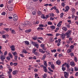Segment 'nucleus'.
I'll list each match as a JSON object with an SVG mask.
<instances>
[{
  "label": "nucleus",
  "mask_w": 78,
  "mask_h": 78,
  "mask_svg": "<svg viewBox=\"0 0 78 78\" xmlns=\"http://www.w3.org/2000/svg\"><path fill=\"white\" fill-rule=\"evenodd\" d=\"M17 58H18V56L17 55L15 56L14 57V59L16 61H17Z\"/></svg>",
  "instance_id": "41"
},
{
  "label": "nucleus",
  "mask_w": 78,
  "mask_h": 78,
  "mask_svg": "<svg viewBox=\"0 0 78 78\" xmlns=\"http://www.w3.org/2000/svg\"><path fill=\"white\" fill-rule=\"evenodd\" d=\"M33 39L34 41H36V40L37 39V37H34L33 38Z\"/></svg>",
  "instance_id": "44"
},
{
  "label": "nucleus",
  "mask_w": 78,
  "mask_h": 78,
  "mask_svg": "<svg viewBox=\"0 0 78 78\" xmlns=\"http://www.w3.org/2000/svg\"><path fill=\"white\" fill-rule=\"evenodd\" d=\"M31 29H28L25 30L26 33H29L31 32Z\"/></svg>",
  "instance_id": "17"
},
{
  "label": "nucleus",
  "mask_w": 78,
  "mask_h": 78,
  "mask_svg": "<svg viewBox=\"0 0 78 78\" xmlns=\"http://www.w3.org/2000/svg\"><path fill=\"white\" fill-rule=\"evenodd\" d=\"M5 14H6V12H2L1 13V15H2V16H5Z\"/></svg>",
  "instance_id": "40"
},
{
  "label": "nucleus",
  "mask_w": 78,
  "mask_h": 78,
  "mask_svg": "<svg viewBox=\"0 0 78 78\" xmlns=\"http://www.w3.org/2000/svg\"><path fill=\"white\" fill-rule=\"evenodd\" d=\"M60 17L62 18V17H63V16H64V13H61L60 14Z\"/></svg>",
  "instance_id": "47"
},
{
  "label": "nucleus",
  "mask_w": 78,
  "mask_h": 78,
  "mask_svg": "<svg viewBox=\"0 0 78 78\" xmlns=\"http://www.w3.org/2000/svg\"><path fill=\"white\" fill-rule=\"evenodd\" d=\"M74 69H75V71H78V68L76 67H74Z\"/></svg>",
  "instance_id": "50"
},
{
  "label": "nucleus",
  "mask_w": 78,
  "mask_h": 78,
  "mask_svg": "<svg viewBox=\"0 0 78 78\" xmlns=\"http://www.w3.org/2000/svg\"><path fill=\"white\" fill-rule=\"evenodd\" d=\"M39 27H44V25H43L42 24H40L39 25Z\"/></svg>",
  "instance_id": "42"
},
{
  "label": "nucleus",
  "mask_w": 78,
  "mask_h": 78,
  "mask_svg": "<svg viewBox=\"0 0 78 78\" xmlns=\"http://www.w3.org/2000/svg\"><path fill=\"white\" fill-rule=\"evenodd\" d=\"M7 51H5L4 53V56H6V55H7Z\"/></svg>",
  "instance_id": "59"
},
{
  "label": "nucleus",
  "mask_w": 78,
  "mask_h": 78,
  "mask_svg": "<svg viewBox=\"0 0 78 78\" xmlns=\"http://www.w3.org/2000/svg\"><path fill=\"white\" fill-rule=\"evenodd\" d=\"M41 17L42 18V19H45L46 17H45V16H44V14H42L41 15Z\"/></svg>",
  "instance_id": "25"
},
{
  "label": "nucleus",
  "mask_w": 78,
  "mask_h": 78,
  "mask_svg": "<svg viewBox=\"0 0 78 78\" xmlns=\"http://www.w3.org/2000/svg\"><path fill=\"white\" fill-rule=\"evenodd\" d=\"M46 55H44L42 58H41V60H42L44 61L45 59L46 58Z\"/></svg>",
  "instance_id": "16"
},
{
  "label": "nucleus",
  "mask_w": 78,
  "mask_h": 78,
  "mask_svg": "<svg viewBox=\"0 0 78 78\" xmlns=\"http://www.w3.org/2000/svg\"><path fill=\"white\" fill-rule=\"evenodd\" d=\"M37 41H38V42H39V43H40V44H42V42H41V41L39 40H37Z\"/></svg>",
  "instance_id": "60"
},
{
  "label": "nucleus",
  "mask_w": 78,
  "mask_h": 78,
  "mask_svg": "<svg viewBox=\"0 0 78 78\" xmlns=\"http://www.w3.org/2000/svg\"><path fill=\"white\" fill-rule=\"evenodd\" d=\"M20 56L21 57H22V58H24V57L23 54H20Z\"/></svg>",
  "instance_id": "37"
},
{
  "label": "nucleus",
  "mask_w": 78,
  "mask_h": 78,
  "mask_svg": "<svg viewBox=\"0 0 78 78\" xmlns=\"http://www.w3.org/2000/svg\"><path fill=\"white\" fill-rule=\"evenodd\" d=\"M37 13L38 14H39V15H41V11H38L37 12Z\"/></svg>",
  "instance_id": "53"
},
{
  "label": "nucleus",
  "mask_w": 78,
  "mask_h": 78,
  "mask_svg": "<svg viewBox=\"0 0 78 78\" xmlns=\"http://www.w3.org/2000/svg\"><path fill=\"white\" fill-rule=\"evenodd\" d=\"M48 24L50 25H52V22L49 21L48 22Z\"/></svg>",
  "instance_id": "35"
},
{
  "label": "nucleus",
  "mask_w": 78,
  "mask_h": 78,
  "mask_svg": "<svg viewBox=\"0 0 78 78\" xmlns=\"http://www.w3.org/2000/svg\"><path fill=\"white\" fill-rule=\"evenodd\" d=\"M51 28V29H52V30H55V28H56L55 27V26H51L50 27Z\"/></svg>",
  "instance_id": "23"
},
{
  "label": "nucleus",
  "mask_w": 78,
  "mask_h": 78,
  "mask_svg": "<svg viewBox=\"0 0 78 78\" xmlns=\"http://www.w3.org/2000/svg\"><path fill=\"white\" fill-rule=\"evenodd\" d=\"M70 55L71 56V57H72L73 56H74V54L71 53H70Z\"/></svg>",
  "instance_id": "49"
},
{
  "label": "nucleus",
  "mask_w": 78,
  "mask_h": 78,
  "mask_svg": "<svg viewBox=\"0 0 78 78\" xmlns=\"http://www.w3.org/2000/svg\"><path fill=\"white\" fill-rule=\"evenodd\" d=\"M62 29L63 30H65V31L67 30V28L66 27H63L62 28Z\"/></svg>",
  "instance_id": "22"
},
{
  "label": "nucleus",
  "mask_w": 78,
  "mask_h": 78,
  "mask_svg": "<svg viewBox=\"0 0 78 78\" xmlns=\"http://www.w3.org/2000/svg\"><path fill=\"white\" fill-rule=\"evenodd\" d=\"M56 13H59V10H58V9H56Z\"/></svg>",
  "instance_id": "64"
},
{
  "label": "nucleus",
  "mask_w": 78,
  "mask_h": 78,
  "mask_svg": "<svg viewBox=\"0 0 78 78\" xmlns=\"http://www.w3.org/2000/svg\"><path fill=\"white\" fill-rule=\"evenodd\" d=\"M30 24V22H26L24 24H23V25L24 27H27V25H28Z\"/></svg>",
  "instance_id": "9"
},
{
  "label": "nucleus",
  "mask_w": 78,
  "mask_h": 78,
  "mask_svg": "<svg viewBox=\"0 0 78 78\" xmlns=\"http://www.w3.org/2000/svg\"><path fill=\"white\" fill-rule=\"evenodd\" d=\"M9 57L11 58V59H12V54L10 53H9Z\"/></svg>",
  "instance_id": "18"
},
{
  "label": "nucleus",
  "mask_w": 78,
  "mask_h": 78,
  "mask_svg": "<svg viewBox=\"0 0 78 78\" xmlns=\"http://www.w3.org/2000/svg\"><path fill=\"white\" fill-rule=\"evenodd\" d=\"M12 73L13 75H16V74H17V70L13 71L12 72Z\"/></svg>",
  "instance_id": "15"
},
{
  "label": "nucleus",
  "mask_w": 78,
  "mask_h": 78,
  "mask_svg": "<svg viewBox=\"0 0 78 78\" xmlns=\"http://www.w3.org/2000/svg\"><path fill=\"white\" fill-rule=\"evenodd\" d=\"M67 53H70V52H72V49H69L67 51Z\"/></svg>",
  "instance_id": "28"
},
{
  "label": "nucleus",
  "mask_w": 78,
  "mask_h": 78,
  "mask_svg": "<svg viewBox=\"0 0 78 78\" xmlns=\"http://www.w3.org/2000/svg\"><path fill=\"white\" fill-rule=\"evenodd\" d=\"M71 11H72V12H75V9L74 8H71Z\"/></svg>",
  "instance_id": "32"
},
{
  "label": "nucleus",
  "mask_w": 78,
  "mask_h": 78,
  "mask_svg": "<svg viewBox=\"0 0 78 78\" xmlns=\"http://www.w3.org/2000/svg\"><path fill=\"white\" fill-rule=\"evenodd\" d=\"M61 48H59L57 49V51H58V52H60V51H61Z\"/></svg>",
  "instance_id": "63"
},
{
  "label": "nucleus",
  "mask_w": 78,
  "mask_h": 78,
  "mask_svg": "<svg viewBox=\"0 0 78 78\" xmlns=\"http://www.w3.org/2000/svg\"><path fill=\"white\" fill-rule=\"evenodd\" d=\"M23 53H25V54H27V53H28V52H27V51H26V50H23Z\"/></svg>",
  "instance_id": "38"
},
{
  "label": "nucleus",
  "mask_w": 78,
  "mask_h": 78,
  "mask_svg": "<svg viewBox=\"0 0 78 78\" xmlns=\"http://www.w3.org/2000/svg\"><path fill=\"white\" fill-rule=\"evenodd\" d=\"M10 48H11V50L12 51H15V50H16V49H15V46L14 45H12L10 47Z\"/></svg>",
  "instance_id": "10"
},
{
  "label": "nucleus",
  "mask_w": 78,
  "mask_h": 78,
  "mask_svg": "<svg viewBox=\"0 0 78 78\" xmlns=\"http://www.w3.org/2000/svg\"><path fill=\"white\" fill-rule=\"evenodd\" d=\"M74 17L75 18L74 19L75 20H77V19H78V16H76Z\"/></svg>",
  "instance_id": "45"
},
{
  "label": "nucleus",
  "mask_w": 78,
  "mask_h": 78,
  "mask_svg": "<svg viewBox=\"0 0 78 78\" xmlns=\"http://www.w3.org/2000/svg\"><path fill=\"white\" fill-rule=\"evenodd\" d=\"M24 43L26 45H28L30 44V42L28 41H25Z\"/></svg>",
  "instance_id": "20"
},
{
  "label": "nucleus",
  "mask_w": 78,
  "mask_h": 78,
  "mask_svg": "<svg viewBox=\"0 0 78 78\" xmlns=\"http://www.w3.org/2000/svg\"><path fill=\"white\" fill-rule=\"evenodd\" d=\"M74 61L75 62H77L78 61V59H77V58L75 56H74Z\"/></svg>",
  "instance_id": "27"
},
{
  "label": "nucleus",
  "mask_w": 78,
  "mask_h": 78,
  "mask_svg": "<svg viewBox=\"0 0 78 78\" xmlns=\"http://www.w3.org/2000/svg\"><path fill=\"white\" fill-rule=\"evenodd\" d=\"M5 35L6 38H8L9 37V35L8 34H5Z\"/></svg>",
  "instance_id": "52"
},
{
  "label": "nucleus",
  "mask_w": 78,
  "mask_h": 78,
  "mask_svg": "<svg viewBox=\"0 0 78 78\" xmlns=\"http://www.w3.org/2000/svg\"><path fill=\"white\" fill-rule=\"evenodd\" d=\"M13 65L14 66H17V63H13Z\"/></svg>",
  "instance_id": "61"
},
{
  "label": "nucleus",
  "mask_w": 78,
  "mask_h": 78,
  "mask_svg": "<svg viewBox=\"0 0 78 78\" xmlns=\"http://www.w3.org/2000/svg\"><path fill=\"white\" fill-rule=\"evenodd\" d=\"M48 15H50V16H51V17H54L55 16V15L53 13H50Z\"/></svg>",
  "instance_id": "31"
},
{
  "label": "nucleus",
  "mask_w": 78,
  "mask_h": 78,
  "mask_svg": "<svg viewBox=\"0 0 78 78\" xmlns=\"http://www.w3.org/2000/svg\"><path fill=\"white\" fill-rule=\"evenodd\" d=\"M66 10H65V12H67V11L69 10V9H70V8L69 6H67L66 7Z\"/></svg>",
  "instance_id": "13"
},
{
  "label": "nucleus",
  "mask_w": 78,
  "mask_h": 78,
  "mask_svg": "<svg viewBox=\"0 0 78 78\" xmlns=\"http://www.w3.org/2000/svg\"><path fill=\"white\" fill-rule=\"evenodd\" d=\"M64 76L65 78H69V73H67L66 72H64Z\"/></svg>",
  "instance_id": "4"
},
{
  "label": "nucleus",
  "mask_w": 78,
  "mask_h": 78,
  "mask_svg": "<svg viewBox=\"0 0 78 78\" xmlns=\"http://www.w3.org/2000/svg\"><path fill=\"white\" fill-rule=\"evenodd\" d=\"M71 32L72 31L71 30H68L67 32L65 34L66 36H67V38H69V37H70V35L71 34Z\"/></svg>",
  "instance_id": "1"
},
{
  "label": "nucleus",
  "mask_w": 78,
  "mask_h": 78,
  "mask_svg": "<svg viewBox=\"0 0 78 78\" xmlns=\"http://www.w3.org/2000/svg\"><path fill=\"white\" fill-rule=\"evenodd\" d=\"M51 52H52V53H53V52H56V50L54 49L53 50H51Z\"/></svg>",
  "instance_id": "46"
},
{
  "label": "nucleus",
  "mask_w": 78,
  "mask_h": 78,
  "mask_svg": "<svg viewBox=\"0 0 78 78\" xmlns=\"http://www.w3.org/2000/svg\"><path fill=\"white\" fill-rule=\"evenodd\" d=\"M4 6V5L3 4H1L0 5V7L1 8H3Z\"/></svg>",
  "instance_id": "51"
},
{
  "label": "nucleus",
  "mask_w": 78,
  "mask_h": 78,
  "mask_svg": "<svg viewBox=\"0 0 78 78\" xmlns=\"http://www.w3.org/2000/svg\"><path fill=\"white\" fill-rule=\"evenodd\" d=\"M70 47L71 48V49H73V48H74V46H73V45H72L70 46Z\"/></svg>",
  "instance_id": "54"
},
{
  "label": "nucleus",
  "mask_w": 78,
  "mask_h": 78,
  "mask_svg": "<svg viewBox=\"0 0 78 78\" xmlns=\"http://www.w3.org/2000/svg\"><path fill=\"white\" fill-rule=\"evenodd\" d=\"M40 67H43V69H44V71L45 72H46L47 73V67L45 66H44L43 65H41L40 66Z\"/></svg>",
  "instance_id": "5"
},
{
  "label": "nucleus",
  "mask_w": 78,
  "mask_h": 78,
  "mask_svg": "<svg viewBox=\"0 0 78 78\" xmlns=\"http://www.w3.org/2000/svg\"><path fill=\"white\" fill-rule=\"evenodd\" d=\"M61 34H60L58 33H57L56 34V36H59V35H61Z\"/></svg>",
  "instance_id": "57"
},
{
  "label": "nucleus",
  "mask_w": 78,
  "mask_h": 78,
  "mask_svg": "<svg viewBox=\"0 0 78 78\" xmlns=\"http://www.w3.org/2000/svg\"><path fill=\"white\" fill-rule=\"evenodd\" d=\"M44 65L46 66V67H47V62L46 61H44Z\"/></svg>",
  "instance_id": "30"
},
{
  "label": "nucleus",
  "mask_w": 78,
  "mask_h": 78,
  "mask_svg": "<svg viewBox=\"0 0 78 78\" xmlns=\"http://www.w3.org/2000/svg\"><path fill=\"white\" fill-rule=\"evenodd\" d=\"M62 69L63 71H65V70H66V68H65V67H62Z\"/></svg>",
  "instance_id": "36"
},
{
  "label": "nucleus",
  "mask_w": 78,
  "mask_h": 78,
  "mask_svg": "<svg viewBox=\"0 0 78 78\" xmlns=\"http://www.w3.org/2000/svg\"><path fill=\"white\" fill-rule=\"evenodd\" d=\"M4 30H5L6 31H9V28H5Z\"/></svg>",
  "instance_id": "55"
},
{
  "label": "nucleus",
  "mask_w": 78,
  "mask_h": 78,
  "mask_svg": "<svg viewBox=\"0 0 78 78\" xmlns=\"http://www.w3.org/2000/svg\"><path fill=\"white\" fill-rule=\"evenodd\" d=\"M6 58L5 56L3 55H2L0 56V58L1 59V61H4V59H5Z\"/></svg>",
  "instance_id": "8"
},
{
  "label": "nucleus",
  "mask_w": 78,
  "mask_h": 78,
  "mask_svg": "<svg viewBox=\"0 0 78 78\" xmlns=\"http://www.w3.org/2000/svg\"><path fill=\"white\" fill-rule=\"evenodd\" d=\"M2 37L4 39H6V36L5 35V34L3 35H2Z\"/></svg>",
  "instance_id": "56"
},
{
  "label": "nucleus",
  "mask_w": 78,
  "mask_h": 78,
  "mask_svg": "<svg viewBox=\"0 0 78 78\" xmlns=\"http://www.w3.org/2000/svg\"><path fill=\"white\" fill-rule=\"evenodd\" d=\"M38 38L39 39H40V40H43V38H42V37H38Z\"/></svg>",
  "instance_id": "58"
},
{
  "label": "nucleus",
  "mask_w": 78,
  "mask_h": 78,
  "mask_svg": "<svg viewBox=\"0 0 78 78\" xmlns=\"http://www.w3.org/2000/svg\"><path fill=\"white\" fill-rule=\"evenodd\" d=\"M46 35L47 36H53V34H46Z\"/></svg>",
  "instance_id": "34"
},
{
  "label": "nucleus",
  "mask_w": 78,
  "mask_h": 78,
  "mask_svg": "<svg viewBox=\"0 0 78 78\" xmlns=\"http://www.w3.org/2000/svg\"><path fill=\"white\" fill-rule=\"evenodd\" d=\"M62 6H63V7H64L65 6V4H64V3L62 2Z\"/></svg>",
  "instance_id": "48"
},
{
  "label": "nucleus",
  "mask_w": 78,
  "mask_h": 78,
  "mask_svg": "<svg viewBox=\"0 0 78 78\" xmlns=\"http://www.w3.org/2000/svg\"><path fill=\"white\" fill-rule=\"evenodd\" d=\"M12 54L13 55V56H16V55H17V52L16 51L13 52H12Z\"/></svg>",
  "instance_id": "21"
},
{
  "label": "nucleus",
  "mask_w": 78,
  "mask_h": 78,
  "mask_svg": "<svg viewBox=\"0 0 78 78\" xmlns=\"http://www.w3.org/2000/svg\"><path fill=\"white\" fill-rule=\"evenodd\" d=\"M13 1V0H9V1L8 2V3L9 4H11L12 3V2Z\"/></svg>",
  "instance_id": "26"
},
{
  "label": "nucleus",
  "mask_w": 78,
  "mask_h": 78,
  "mask_svg": "<svg viewBox=\"0 0 78 78\" xmlns=\"http://www.w3.org/2000/svg\"><path fill=\"white\" fill-rule=\"evenodd\" d=\"M43 51V50L41 49H39V52H40V53H41L42 52V51Z\"/></svg>",
  "instance_id": "62"
},
{
  "label": "nucleus",
  "mask_w": 78,
  "mask_h": 78,
  "mask_svg": "<svg viewBox=\"0 0 78 78\" xmlns=\"http://www.w3.org/2000/svg\"><path fill=\"white\" fill-rule=\"evenodd\" d=\"M11 33L12 34H16V32H15V30H12Z\"/></svg>",
  "instance_id": "33"
},
{
  "label": "nucleus",
  "mask_w": 78,
  "mask_h": 78,
  "mask_svg": "<svg viewBox=\"0 0 78 78\" xmlns=\"http://www.w3.org/2000/svg\"><path fill=\"white\" fill-rule=\"evenodd\" d=\"M18 19V17H16L14 18L13 20L14 21L16 22V21H17V20Z\"/></svg>",
  "instance_id": "24"
},
{
  "label": "nucleus",
  "mask_w": 78,
  "mask_h": 78,
  "mask_svg": "<svg viewBox=\"0 0 78 78\" xmlns=\"http://www.w3.org/2000/svg\"><path fill=\"white\" fill-rule=\"evenodd\" d=\"M6 59L8 61H10V60H11V58H10V57H7L6 58Z\"/></svg>",
  "instance_id": "39"
},
{
  "label": "nucleus",
  "mask_w": 78,
  "mask_h": 78,
  "mask_svg": "<svg viewBox=\"0 0 78 78\" xmlns=\"http://www.w3.org/2000/svg\"><path fill=\"white\" fill-rule=\"evenodd\" d=\"M37 30L38 31H42V30H44V28L42 27H39L37 29Z\"/></svg>",
  "instance_id": "11"
},
{
  "label": "nucleus",
  "mask_w": 78,
  "mask_h": 78,
  "mask_svg": "<svg viewBox=\"0 0 78 78\" xmlns=\"http://www.w3.org/2000/svg\"><path fill=\"white\" fill-rule=\"evenodd\" d=\"M51 67L52 69L53 70H54L55 69V65L53 64H52L51 65Z\"/></svg>",
  "instance_id": "19"
},
{
  "label": "nucleus",
  "mask_w": 78,
  "mask_h": 78,
  "mask_svg": "<svg viewBox=\"0 0 78 78\" xmlns=\"http://www.w3.org/2000/svg\"><path fill=\"white\" fill-rule=\"evenodd\" d=\"M32 14L33 15H34V16H35L36 14V12L34 11L32 12Z\"/></svg>",
  "instance_id": "43"
},
{
  "label": "nucleus",
  "mask_w": 78,
  "mask_h": 78,
  "mask_svg": "<svg viewBox=\"0 0 78 78\" xmlns=\"http://www.w3.org/2000/svg\"><path fill=\"white\" fill-rule=\"evenodd\" d=\"M71 32L72 31L71 30H68L67 32L65 34L66 36H67V38H69V37H70V35L71 34Z\"/></svg>",
  "instance_id": "2"
},
{
  "label": "nucleus",
  "mask_w": 78,
  "mask_h": 78,
  "mask_svg": "<svg viewBox=\"0 0 78 78\" xmlns=\"http://www.w3.org/2000/svg\"><path fill=\"white\" fill-rule=\"evenodd\" d=\"M56 64H58V65H60L61 64V61L59 60H57L56 62Z\"/></svg>",
  "instance_id": "14"
},
{
  "label": "nucleus",
  "mask_w": 78,
  "mask_h": 78,
  "mask_svg": "<svg viewBox=\"0 0 78 78\" xmlns=\"http://www.w3.org/2000/svg\"><path fill=\"white\" fill-rule=\"evenodd\" d=\"M65 35H66L65 34H61L60 35V37L63 40L65 38Z\"/></svg>",
  "instance_id": "7"
},
{
  "label": "nucleus",
  "mask_w": 78,
  "mask_h": 78,
  "mask_svg": "<svg viewBox=\"0 0 78 78\" xmlns=\"http://www.w3.org/2000/svg\"><path fill=\"white\" fill-rule=\"evenodd\" d=\"M70 65L71 66H73V67H74L75 66V63L74 62H70Z\"/></svg>",
  "instance_id": "12"
},
{
  "label": "nucleus",
  "mask_w": 78,
  "mask_h": 78,
  "mask_svg": "<svg viewBox=\"0 0 78 78\" xmlns=\"http://www.w3.org/2000/svg\"><path fill=\"white\" fill-rule=\"evenodd\" d=\"M12 9H13V8H12V7H10L9 8V11H12Z\"/></svg>",
  "instance_id": "29"
},
{
  "label": "nucleus",
  "mask_w": 78,
  "mask_h": 78,
  "mask_svg": "<svg viewBox=\"0 0 78 78\" xmlns=\"http://www.w3.org/2000/svg\"><path fill=\"white\" fill-rule=\"evenodd\" d=\"M40 46L44 50H47V48L45 47V45H44V44H41Z\"/></svg>",
  "instance_id": "6"
},
{
  "label": "nucleus",
  "mask_w": 78,
  "mask_h": 78,
  "mask_svg": "<svg viewBox=\"0 0 78 78\" xmlns=\"http://www.w3.org/2000/svg\"><path fill=\"white\" fill-rule=\"evenodd\" d=\"M31 43L34 46L36 47L37 48H39V44H36L33 41H32Z\"/></svg>",
  "instance_id": "3"
}]
</instances>
